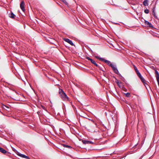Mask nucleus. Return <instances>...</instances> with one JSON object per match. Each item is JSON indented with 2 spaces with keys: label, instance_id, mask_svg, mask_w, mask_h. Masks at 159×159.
I'll return each instance as SVG.
<instances>
[{
  "label": "nucleus",
  "instance_id": "2eb2a0df",
  "mask_svg": "<svg viewBox=\"0 0 159 159\" xmlns=\"http://www.w3.org/2000/svg\"><path fill=\"white\" fill-rule=\"evenodd\" d=\"M95 57L101 60L102 61L103 60H104V59L101 58L99 57L98 56H95Z\"/></svg>",
  "mask_w": 159,
  "mask_h": 159
},
{
  "label": "nucleus",
  "instance_id": "6e6552de",
  "mask_svg": "<svg viewBox=\"0 0 159 159\" xmlns=\"http://www.w3.org/2000/svg\"><path fill=\"white\" fill-rule=\"evenodd\" d=\"M0 152L3 153H6V151L1 147H0Z\"/></svg>",
  "mask_w": 159,
  "mask_h": 159
},
{
  "label": "nucleus",
  "instance_id": "412c9836",
  "mask_svg": "<svg viewBox=\"0 0 159 159\" xmlns=\"http://www.w3.org/2000/svg\"><path fill=\"white\" fill-rule=\"evenodd\" d=\"M86 58L88 59V60H90H90H91L92 59L89 58V57H87Z\"/></svg>",
  "mask_w": 159,
  "mask_h": 159
},
{
  "label": "nucleus",
  "instance_id": "a211bd4d",
  "mask_svg": "<svg viewBox=\"0 0 159 159\" xmlns=\"http://www.w3.org/2000/svg\"><path fill=\"white\" fill-rule=\"evenodd\" d=\"M134 69L136 72H138V71H139L138 70L137 67L135 66H134Z\"/></svg>",
  "mask_w": 159,
  "mask_h": 159
},
{
  "label": "nucleus",
  "instance_id": "dca6fc26",
  "mask_svg": "<svg viewBox=\"0 0 159 159\" xmlns=\"http://www.w3.org/2000/svg\"><path fill=\"white\" fill-rule=\"evenodd\" d=\"M109 65L112 68H113L115 66L113 64H112L111 63H110Z\"/></svg>",
  "mask_w": 159,
  "mask_h": 159
},
{
  "label": "nucleus",
  "instance_id": "20e7f679",
  "mask_svg": "<svg viewBox=\"0 0 159 159\" xmlns=\"http://www.w3.org/2000/svg\"><path fill=\"white\" fill-rule=\"evenodd\" d=\"M66 42L68 43L69 44H70V45H74V44L72 42V41L70 40L69 39H66V38H64L63 39Z\"/></svg>",
  "mask_w": 159,
  "mask_h": 159
},
{
  "label": "nucleus",
  "instance_id": "7ed1b4c3",
  "mask_svg": "<svg viewBox=\"0 0 159 159\" xmlns=\"http://www.w3.org/2000/svg\"><path fill=\"white\" fill-rule=\"evenodd\" d=\"M137 74V75L139 77V78L142 81V82L144 83V78L142 76L141 74L139 72V71H138V72H136Z\"/></svg>",
  "mask_w": 159,
  "mask_h": 159
},
{
  "label": "nucleus",
  "instance_id": "9b49d317",
  "mask_svg": "<svg viewBox=\"0 0 159 159\" xmlns=\"http://www.w3.org/2000/svg\"><path fill=\"white\" fill-rule=\"evenodd\" d=\"M9 16L10 17L13 18H14L15 16V15L12 12H11L10 14H9Z\"/></svg>",
  "mask_w": 159,
  "mask_h": 159
},
{
  "label": "nucleus",
  "instance_id": "9d476101",
  "mask_svg": "<svg viewBox=\"0 0 159 159\" xmlns=\"http://www.w3.org/2000/svg\"><path fill=\"white\" fill-rule=\"evenodd\" d=\"M143 4L145 6H148V0H145L143 2Z\"/></svg>",
  "mask_w": 159,
  "mask_h": 159
},
{
  "label": "nucleus",
  "instance_id": "0eeeda50",
  "mask_svg": "<svg viewBox=\"0 0 159 159\" xmlns=\"http://www.w3.org/2000/svg\"><path fill=\"white\" fill-rule=\"evenodd\" d=\"M17 155L19 156H20L22 157L27 158H28V157L24 155L23 154H20L19 153H18L17 154Z\"/></svg>",
  "mask_w": 159,
  "mask_h": 159
},
{
  "label": "nucleus",
  "instance_id": "f03ea898",
  "mask_svg": "<svg viewBox=\"0 0 159 159\" xmlns=\"http://www.w3.org/2000/svg\"><path fill=\"white\" fill-rule=\"evenodd\" d=\"M25 6V2L24 1H22L20 4V7L22 11H25V9L24 7Z\"/></svg>",
  "mask_w": 159,
  "mask_h": 159
},
{
  "label": "nucleus",
  "instance_id": "4468645a",
  "mask_svg": "<svg viewBox=\"0 0 159 159\" xmlns=\"http://www.w3.org/2000/svg\"><path fill=\"white\" fill-rule=\"evenodd\" d=\"M102 61H104L105 63H107V64H108L109 65V64L111 63L109 61L105 60L104 59V60H103Z\"/></svg>",
  "mask_w": 159,
  "mask_h": 159
},
{
  "label": "nucleus",
  "instance_id": "f3484780",
  "mask_svg": "<svg viewBox=\"0 0 159 159\" xmlns=\"http://www.w3.org/2000/svg\"><path fill=\"white\" fill-rule=\"evenodd\" d=\"M125 95L126 96L128 97H129L130 96V93H125Z\"/></svg>",
  "mask_w": 159,
  "mask_h": 159
},
{
  "label": "nucleus",
  "instance_id": "39448f33",
  "mask_svg": "<svg viewBox=\"0 0 159 159\" xmlns=\"http://www.w3.org/2000/svg\"><path fill=\"white\" fill-rule=\"evenodd\" d=\"M82 142L84 144L89 143L91 144L93 143V142H92L88 140H83L82 141Z\"/></svg>",
  "mask_w": 159,
  "mask_h": 159
},
{
  "label": "nucleus",
  "instance_id": "f257e3e1",
  "mask_svg": "<svg viewBox=\"0 0 159 159\" xmlns=\"http://www.w3.org/2000/svg\"><path fill=\"white\" fill-rule=\"evenodd\" d=\"M59 93L61 96V98L64 100L66 101L68 100V97L62 89H59Z\"/></svg>",
  "mask_w": 159,
  "mask_h": 159
},
{
  "label": "nucleus",
  "instance_id": "423d86ee",
  "mask_svg": "<svg viewBox=\"0 0 159 159\" xmlns=\"http://www.w3.org/2000/svg\"><path fill=\"white\" fill-rule=\"evenodd\" d=\"M145 23L146 25H147V26H148L150 27H152V25L151 24L149 23V22L147 21H145Z\"/></svg>",
  "mask_w": 159,
  "mask_h": 159
},
{
  "label": "nucleus",
  "instance_id": "ddd939ff",
  "mask_svg": "<svg viewBox=\"0 0 159 159\" xmlns=\"http://www.w3.org/2000/svg\"><path fill=\"white\" fill-rule=\"evenodd\" d=\"M2 107V108L6 110H7L6 108L9 109V107L5 105L2 104L1 105Z\"/></svg>",
  "mask_w": 159,
  "mask_h": 159
},
{
  "label": "nucleus",
  "instance_id": "1a4fd4ad",
  "mask_svg": "<svg viewBox=\"0 0 159 159\" xmlns=\"http://www.w3.org/2000/svg\"><path fill=\"white\" fill-rule=\"evenodd\" d=\"M113 70L114 71V72L116 73V74H118V70H117V69H116V67L115 66L113 68H112Z\"/></svg>",
  "mask_w": 159,
  "mask_h": 159
},
{
  "label": "nucleus",
  "instance_id": "f8f14e48",
  "mask_svg": "<svg viewBox=\"0 0 159 159\" xmlns=\"http://www.w3.org/2000/svg\"><path fill=\"white\" fill-rule=\"evenodd\" d=\"M90 61H91V62L93 63V64H94L95 66H98V65H97V64L96 63V62H95V61L94 60H92V59L91 60H90Z\"/></svg>",
  "mask_w": 159,
  "mask_h": 159
},
{
  "label": "nucleus",
  "instance_id": "4be33fe9",
  "mask_svg": "<svg viewBox=\"0 0 159 159\" xmlns=\"http://www.w3.org/2000/svg\"><path fill=\"white\" fill-rule=\"evenodd\" d=\"M117 84L119 86H120L119 83L118 82H117Z\"/></svg>",
  "mask_w": 159,
  "mask_h": 159
},
{
  "label": "nucleus",
  "instance_id": "6ab92c4d",
  "mask_svg": "<svg viewBox=\"0 0 159 159\" xmlns=\"http://www.w3.org/2000/svg\"><path fill=\"white\" fill-rule=\"evenodd\" d=\"M144 12L148 14V13L149 11H148V9H145L144 10Z\"/></svg>",
  "mask_w": 159,
  "mask_h": 159
},
{
  "label": "nucleus",
  "instance_id": "aec40b11",
  "mask_svg": "<svg viewBox=\"0 0 159 159\" xmlns=\"http://www.w3.org/2000/svg\"><path fill=\"white\" fill-rule=\"evenodd\" d=\"M64 147H65L71 148V147L70 146H69L68 145H64Z\"/></svg>",
  "mask_w": 159,
  "mask_h": 159
}]
</instances>
